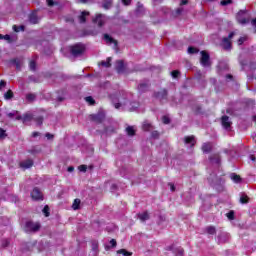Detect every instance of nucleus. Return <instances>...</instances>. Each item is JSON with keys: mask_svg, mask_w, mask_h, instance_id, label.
<instances>
[{"mask_svg": "<svg viewBox=\"0 0 256 256\" xmlns=\"http://www.w3.org/2000/svg\"><path fill=\"white\" fill-rule=\"evenodd\" d=\"M223 235L224 234L218 236V242L219 243H225L227 241L226 239L223 238Z\"/></svg>", "mask_w": 256, "mask_h": 256, "instance_id": "nucleus-51", "label": "nucleus"}, {"mask_svg": "<svg viewBox=\"0 0 256 256\" xmlns=\"http://www.w3.org/2000/svg\"><path fill=\"white\" fill-rule=\"evenodd\" d=\"M70 51L74 57H79V55H83L85 46L83 44H76L71 46Z\"/></svg>", "mask_w": 256, "mask_h": 256, "instance_id": "nucleus-6", "label": "nucleus"}, {"mask_svg": "<svg viewBox=\"0 0 256 256\" xmlns=\"http://www.w3.org/2000/svg\"><path fill=\"white\" fill-rule=\"evenodd\" d=\"M185 145H190V147H193L196 143L195 136H186L184 138Z\"/></svg>", "mask_w": 256, "mask_h": 256, "instance_id": "nucleus-17", "label": "nucleus"}, {"mask_svg": "<svg viewBox=\"0 0 256 256\" xmlns=\"http://www.w3.org/2000/svg\"><path fill=\"white\" fill-rule=\"evenodd\" d=\"M151 137H152L153 139H159V132L152 130Z\"/></svg>", "mask_w": 256, "mask_h": 256, "instance_id": "nucleus-46", "label": "nucleus"}, {"mask_svg": "<svg viewBox=\"0 0 256 256\" xmlns=\"http://www.w3.org/2000/svg\"><path fill=\"white\" fill-rule=\"evenodd\" d=\"M154 97L160 101V103H167L169 94L167 92V89L162 88L159 91L154 93Z\"/></svg>", "mask_w": 256, "mask_h": 256, "instance_id": "nucleus-2", "label": "nucleus"}, {"mask_svg": "<svg viewBox=\"0 0 256 256\" xmlns=\"http://www.w3.org/2000/svg\"><path fill=\"white\" fill-rule=\"evenodd\" d=\"M245 41H247V37H240L239 40H238V45L244 44Z\"/></svg>", "mask_w": 256, "mask_h": 256, "instance_id": "nucleus-48", "label": "nucleus"}, {"mask_svg": "<svg viewBox=\"0 0 256 256\" xmlns=\"http://www.w3.org/2000/svg\"><path fill=\"white\" fill-rule=\"evenodd\" d=\"M221 122L222 127H224L226 131H231V122L229 121V116H222Z\"/></svg>", "mask_w": 256, "mask_h": 256, "instance_id": "nucleus-10", "label": "nucleus"}, {"mask_svg": "<svg viewBox=\"0 0 256 256\" xmlns=\"http://www.w3.org/2000/svg\"><path fill=\"white\" fill-rule=\"evenodd\" d=\"M32 137H39V132H33Z\"/></svg>", "mask_w": 256, "mask_h": 256, "instance_id": "nucleus-62", "label": "nucleus"}, {"mask_svg": "<svg viewBox=\"0 0 256 256\" xmlns=\"http://www.w3.org/2000/svg\"><path fill=\"white\" fill-rule=\"evenodd\" d=\"M253 27H256V18L251 21Z\"/></svg>", "mask_w": 256, "mask_h": 256, "instance_id": "nucleus-64", "label": "nucleus"}, {"mask_svg": "<svg viewBox=\"0 0 256 256\" xmlns=\"http://www.w3.org/2000/svg\"><path fill=\"white\" fill-rule=\"evenodd\" d=\"M7 86V82H5L4 80H1L0 81V91L1 89H3V87H6Z\"/></svg>", "mask_w": 256, "mask_h": 256, "instance_id": "nucleus-53", "label": "nucleus"}, {"mask_svg": "<svg viewBox=\"0 0 256 256\" xmlns=\"http://www.w3.org/2000/svg\"><path fill=\"white\" fill-rule=\"evenodd\" d=\"M117 73H125V63L122 60L116 61Z\"/></svg>", "mask_w": 256, "mask_h": 256, "instance_id": "nucleus-14", "label": "nucleus"}, {"mask_svg": "<svg viewBox=\"0 0 256 256\" xmlns=\"http://www.w3.org/2000/svg\"><path fill=\"white\" fill-rule=\"evenodd\" d=\"M124 5H131V0H122Z\"/></svg>", "mask_w": 256, "mask_h": 256, "instance_id": "nucleus-55", "label": "nucleus"}, {"mask_svg": "<svg viewBox=\"0 0 256 256\" xmlns=\"http://www.w3.org/2000/svg\"><path fill=\"white\" fill-rule=\"evenodd\" d=\"M111 247H117V241L115 239L110 240V246H106V249H111Z\"/></svg>", "mask_w": 256, "mask_h": 256, "instance_id": "nucleus-38", "label": "nucleus"}, {"mask_svg": "<svg viewBox=\"0 0 256 256\" xmlns=\"http://www.w3.org/2000/svg\"><path fill=\"white\" fill-rule=\"evenodd\" d=\"M5 41H8V43H11L13 40H11V36L9 34L4 35L3 38Z\"/></svg>", "mask_w": 256, "mask_h": 256, "instance_id": "nucleus-50", "label": "nucleus"}, {"mask_svg": "<svg viewBox=\"0 0 256 256\" xmlns=\"http://www.w3.org/2000/svg\"><path fill=\"white\" fill-rule=\"evenodd\" d=\"M36 95L33 93H29L26 95V100L28 101V103H33V101L36 99Z\"/></svg>", "mask_w": 256, "mask_h": 256, "instance_id": "nucleus-28", "label": "nucleus"}, {"mask_svg": "<svg viewBox=\"0 0 256 256\" xmlns=\"http://www.w3.org/2000/svg\"><path fill=\"white\" fill-rule=\"evenodd\" d=\"M101 65L103 67H111V57L107 58V61H102Z\"/></svg>", "mask_w": 256, "mask_h": 256, "instance_id": "nucleus-35", "label": "nucleus"}, {"mask_svg": "<svg viewBox=\"0 0 256 256\" xmlns=\"http://www.w3.org/2000/svg\"><path fill=\"white\" fill-rule=\"evenodd\" d=\"M115 109H127L128 111H137L139 109V102H126V103H115Z\"/></svg>", "mask_w": 256, "mask_h": 256, "instance_id": "nucleus-1", "label": "nucleus"}, {"mask_svg": "<svg viewBox=\"0 0 256 256\" xmlns=\"http://www.w3.org/2000/svg\"><path fill=\"white\" fill-rule=\"evenodd\" d=\"M103 119H105V114L103 113L91 115V120L96 121V123H101Z\"/></svg>", "mask_w": 256, "mask_h": 256, "instance_id": "nucleus-15", "label": "nucleus"}, {"mask_svg": "<svg viewBox=\"0 0 256 256\" xmlns=\"http://www.w3.org/2000/svg\"><path fill=\"white\" fill-rule=\"evenodd\" d=\"M9 240L5 239L2 241V247H9Z\"/></svg>", "mask_w": 256, "mask_h": 256, "instance_id": "nucleus-52", "label": "nucleus"}, {"mask_svg": "<svg viewBox=\"0 0 256 256\" xmlns=\"http://www.w3.org/2000/svg\"><path fill=\"white\" fill-rule=\"evenodd\" d=\"M93 23L98 25V27H103V25H105V15L97 14L96 17L93 19Z\"/></svg>", "mask_w": 256, "mask_h": 256, "instance_id": "nucleus-9", "label": "nucleus"}, {"mask_svg": "<svg viewBox=\"0 0 256 256\" xmlns=\"http://www.w3.org/2000/svg\"><path fill=\"white\" fill-rule=\"evenodd\" d=\"M147 89H149V82H142L138 85V91H140V93H145Z\"/></svg>", "mask_w": 256, "mask_h": 256, "instance_id": "nucleus-18", "label": "nucleus"}, {"mask_svg": "<svg viewBox=\"0 0 256 256\" xmlns=\"http://www.w3.org/2000/svg\"><path fill=\"white\" fill-rule=\"evenodd\" d=\"M213 149V144L211 143H204L202 145V151L203 153H210V151Z\"/></svg>", "mask_w": 256, "mask_h": 256, "instance_id": "nucleus-20", "label": "nucleus"}, {"mask_svg": "<svg viewBox=\"0 0 256 256\" xmlns=\"http://www.w3.org/2000/svg\"><path fill=\"white\" fill-rule=\"evenodd\" d=\"M21 120L23 121V116H17L16 117V121H21Z\"/></svg>", "mask_w": 256, "mask_h": 256, "instance_id": "nucleus-63", "label": "nucleus"}, {"mask_svg": "<svg viewBox=\"0 0 256 256\" xmlns=\"http://www.w3.org/2000/svg\"><path fill=\"white\" fill-rule=\"evenodd\" d=\"M247 17H249V15L245 10H240L236 15V19L240 25H247V23H249V18Z\"/></svg>", "mask_w": 256, "mask_h": 256, "instance_id": "nucleus-3", "label": "nucleus"}, {"mask_svg": "<svg viewBox=\"0 0 256 256\" xmlns=\"http://www.w3.org/2000/svg\"><path fill=\"white\" fill-rule=\"evenodd\" d=\"M42 213H44L45 217H49L50 213H49V206H44Z\"/></svg>", "mask_w": 256, "mask_h": 256, "instance_id": "nucleus-39", "label": "nucleus"}, {"mask_svg": "<svg viewBox=\"0 0 256 256\" xmlns=\"http://www.w3.org/2000/svg\"><path fill=\"white\" fill-rule=\"evenodd\" d=\"M189 3V0H182L180 5H187Z\"/></svg>", "mask_w": 256, "mask_h": 256, "instance_id": "nucleus-60", "label": "nucleus"}, {"mask_svg": "<svg viewBox=\"0 0 256 256\" xmlns=\"http://www.w3.org/2000/svg\"><path fill=\"white\" fill-rule=\"evenodd\" d=\"M31 197L33 201H43V194L39 188H34L31 192Z\"/></svg>", "mask_w": 256, "mask_h": 256, "instance_id": "nucleus-8", "label": "nucleus"}, {"mask_svg": "<svg viewBox=\"0 0 256 256\" xmlns=\"http://www.w3.org/2000/svg\"><path fill=\"white\" fill-rule=\"evenodd\" d=\"M20 167L22 169H30V167H33V160L28 159L20 162Z\"/></svg>", "mask_w": 256, "mask_h": 256, "instance_id": "nucleus-16", "label": "nucleus"}, {"mask_svg": "<svg viewBox=\"0 0 256 256\" xmlns=\"http://www.w3.org/2000/svg\"><path fill=\"white\" fill-rule=\"evenodd\" d=\"M206 233H208V235H215L217 230L215 229V226H208L206 227Z\"/></svg>", "mask_w": 256, "mask_h": 256, "instance_id": "nucleus-25", "label": "nucleus"}, {"mask_svg": "<svg viewBox=\"0 0 256 256\" xmlns=\"http://www.w3.org/2000/svg\"><path fill=\"white\" fill-rule=\"evenodd\" d=\"M126 133H127V135H129V137L135 136V127H133V126H128V127L126 128Z\"/></svg>", "mask_w": 256, "mask_h": 256, "instance_id": "nucleus-23", "label": "nucleus"}, {"mask_svg": "<svg viewBox=\"0 0 256 256\" xmlns=\"http://www.w3.org/2000/svg\"><path fill=\"white\" fill-rule=\"evenodd\" d=\"M85 101L86 103H89V105H95V100L91 96L86 97Z\"/></svg>", "mask_w": 256, "mask_h": 256, "instance_id": "nucleus-37", "label": "nucleus"}, {"mask_svg": "<svg viewBox=\"0 0 256 256\" xmlns=\"http://www.w3.org/2000/svg\"><path fill=\"white\" fill-rule=\"evenodd\" d=\"M181 13H183V8H178L176 10V15H181Z\"/></svg>", "mask_w": 256, "mask_h": 256, "instance_id": "nucleus-57", "label": "nucleus"}, {"mask_svg": "<svg viewBox=\"0 0 256 256\" xmlns=\"http://www.w3.org/2000/svg\"><path fill=\"white\" fill-rule=\"evenodd\" d=\"M104 41H106L107 45H114V49H117V40L113 39L109 34H104Z\"/></svg>", "mask_w": 256, "mask_h": 256, "instance_id": "nucleus-11", "label": "nucleus"}, {"mask_svg": "<svg viewBox=\"0 0 256 256\" xmlns=\"http://www.w3.org/2000/svg\"><path fill=\"white\" fill-rule=\"evenodd\" d=\"M230 179L234 181V183H241V176L237 175L236 173H231Z\"/></svg>", "mask_w": 256, "mask_h": 256, "instance_id": "nucleus-21", "label": "nucleus"}, {"mask_svg": "<svg viewBox=\"0 0 256 256\" xmlns=\"http://www.w3.org/2000/svg\"><path fill=\"white\" fill-rule=\"evenodd\" d=\"M168 185L170 187V191H175V185H173V183H169Z\"/></svg>", "mask_w": 256, "mask_h": 256, "instance_id": "nucleus-56", "label": "nucleus"}, {"mask_svg": "<svg viewBox=\"0 0 256 256\" xmlns=\"http://www.w3.org/2000/svg\"><path fill=\"white\" fill-rule=\"evenodd\" d=\"M79 205H81V200L75 199L72 204V209H74V211H77V209H79Z\"/></svg>", "mask_w": 256, "mask_h": 256, "instance_id": "nucleus-29", "label": "nucleus"}, {"mask_svg": "<svg viewBox=\"0 0 256 256\" xmlns=\"http://www.w3.org/2000/svg\"><path fill=\"white\" fill-rule=\"evenodd\" d=\"M209 161H210V163H212V165H220L221 164V156H219V154H213L209 157Z\"/></svg>", "mask_w": 256, "mask_h": 256, "instance_id": "nucleus-12", "label": "nucleus"}, {"mask_svg": "<svg viewBox=\"0 0 256 256\" xmlns=\"http://www.w3.org/2000/svg\"><path fill=\"white\" fill-rule=\"evenodd\" d=\"M13 31H15V33H19L20 31H25V26H23V25H21V26L14 25L13 26Z\"/></svg>", "mask_w": 256, "mask_h": 256, "instance_id": "nucleus-33", "label": "nucleus"}, {"mask_svg": "<svg viewBox=\"0 0 256 256\" xmlns=\"http://www.w3.org/2000/svg\"><path fill=\"white\" fill-rule=\"evenodd\" d=\"M188 53H189V55H195V53H199V50H197V48H195V47H189L188 48Z\"/></svg>", "mask_w": 256, "mask_h": 256, "instance_id": "nucleus-36", "label": "nucleus"}, {"mask_svg": "<svg viewBox=\"0 0 256 256\" xmlns=\"http://www.w3.org/2000/svg\"><path fill=\"white\" fill-rule=\"evenodd\" d=\"M138 219L141 223H145V221H149V212H143L138 214Z\"/></svg>", "mask_w": 256, "mask_h": 256, "instance_id": "nucleus-19", "label": "nucleus"}, {"mask_svg": "<svg viewBox=\"0 0 256 256\" xmlns=\"http://www.w3.org/2000/svg\"><path fill=\"white\" fill-rule=\"evenodd\" d=\"M87 15H89V12H87V11H83L81 13V15L78 17L80 23H85V21H86L85 17H87Z\"/></svg>", "mask_w": 256, "mask_h": 256, "instance_id": "nucleus-27", "label": "nucleus"}, {"mask_svg": "<svg viewBox=\"0 0 256 256\" xmlns=\"http://www.w3.org/2000/svg\"><path fill=\"white\" fill-rule=\"evenodd\" d=\"M79 171H81L82 173H85V171H87V166L86 165H80L78 167Z\"/></svg>", "mask_w": 256, "mask_h": 256, "instance_id": "nucleus-49", "label": "nucleus"}, {"mask_svg": "<svg viewBox=\"0 0 256 256\" xmlns=\"http://www.w3.org/2000/svg\"><path fill=\"white\" fill-rule=\"evenodd\" d=\"M36 67L37 64L35 63V61H30L29 68L31 69V71H35Z\"/></svg>", "mask_w": 256, "mask_h": 256, "instance_id": "nucleus-42", "label": "nucleus"}, {"mask_svg": "<svg viewBox=\"0 0 256 256\" xmlns=\"http://www.w3.org/2000/svg\"><path fill=\"white\" fill-rule=\"evenodd\" d=\"M29 21L30 23H33V25L37 24L38 23L37 15L31 14L29 17Z\"/></svg>", "mask_w": 256, "mask_h": 256, "instance_id": "nucleus-31", "label": "nucleus"}, {"mask_svg": "<svg viewBox=\"0 0 256 256\" xmlns=\"http://www.w3.org/2000/svg\"><path fill=\"white\" fill-rule=\"evenodd\" d=\"M112 3H113L112 0H107L106 2H104V3L102 4L103 9H111Z\"/></svg>", "mask_w": 256, "mask_h": 256, "instance_id": "nucleus-32", "label": "nucleus"}, {"mask_svg": "<svg viewBox=\"0 0 256 256\" xmlns=\"http://www.w3.org/2000/svg\"><path fill=\"white\" fill-rule=\"evenodd\" d=\"M45 137L47 139H53V135L51 133H46Z\"/></svg>", "mask_w": 256, "mask_h": 256, "instance_id": "nucleus-58", "label": "nucleus"}, {"mask_svg": "<svg viewBox=\"0 0 256 256\" xmlns=\"http://www.w3.org/2000/svg\"><path fill=\"white\" fill-rule=\"evenodd\" d=\"M226 79H229L231 81V79H233V75L231 74L226 75Z\"/></svg>", "mask_w": 256, "mask_h": 256, "instance_id": "nucleus-61", "label": "nucleus"}, {"mask_svg": "<svg viewBox=\"0 0 256 256\" xmlns=\"http://www.w3.org/2000/svg\"><path fill=\"white\" fill-rule=\"evenodd\" d=\"M38 229H41V225L39 223H35L32 221L26 222L25 227H24V231L26 233H33V232L37 231Z\"/></svg>", "mask_w": 256, "mask_h": 256, "instance_id": "nucleus-4", "label": "nucleus"}, {"mask_svg": "<svg viewBox=\"0 0 256 256\" xmlns=\"http://www.w3.org/2000/svg\"><path fill=\"white\" fill-rule=\"evenodd\" d=\"M240 203L242 205H245L246 203H249V196L246 194H241L240 196Z\"/></svg>", "mask_w": 256, "mask_h": 256, "instance_id": "nucleus-24", "label": "nucleus"}, {"mask_svg": "<svg viewBox=\"0 0 256 256\" xmlns=\"http://www.w3.org/2000/svg\"><path fill=\"white\" fill-rule=\"evenodd\" d=\"M19 112L17 111H14V112H10L8 113V117L12 118V117H15V115H17Z\"/></svg>", "mask_w": 256, "mask_h": 256, "instance_id": "nucleus-54", "label": "nucleus"}, {"mask_svg": "<svg viewBox=\"0 0 256 256\" xmlns=\"http://www.w3.org/2000/svg\"><path fill=\"white\" fill-rule=\"evenodd\" d=\"M47 4L49 7H53V0H47Z\"/></svg>", "mask_w": 256, "mask_h": 256, "instance_id": "nucleus-59", "label": "nucleus"}, {"mask_svg": "<svg viewBox=\"0 0 256 256\" xmlns=\"http://www.w3.org/2000/svg\"><path fill=\"white\" fill-rule=\"evenodd\" d=\"M162 121H163L164 125H169V123H171V120L167 116H163Z\"/></svg>", "mask_w": 256, "mask_h": 256, "instance_id": "nucleus-43", "label": "nucleus"}, {"mask_svg": "<svg viewBox=\"0 0 256 256\" xmlns=\"http://www.w3.org/2000/svg\"><path fill=\"white\" fill-rule=\"evenodd\" d=\"M227 218H228L230 221H233V219H235V212L230 211L229 213H227Z\"/></svg>", "mask_w": 256, "mask_h": 256, "instance_id": "nucleus-41", "label": "nucleus"}, {"mask_svg": "<svg viewBox=\"0 0 256 256\" xmlns=\"http://www.w3.org/2000/svg\"><path fill=\"white\" fill-rule=\"evenodd\" d=\"M171 75L174 79H177V77H179V71L178 70H174L171 72Z\"/></svg>", "mask_w": 256, "mask_h": 256, "instance_id": "nucleus-47", "label": "nucleus"}, {"mask_svg": "<svg viewBox=\"0 0 256 256\" xmlns=\"http://www.w3.org/2000/svg\"><path fill=\"white\" fill-rule=\"evenodd\" d=\"M231 3H233L232 0H222V1L220 2V4L222 5V7H225V6H227V5H231Z\"/></svg>", "mask_w": 256, "mask_h": 256, "instance_id": "nucleus-40", "label": "nucleus"}, {"mask_svg": "<svg viewBox=\"0 0 256 256\" xmlns=\"http://www.w3.org/2000/svg\"><path fill=\"white\" fill-rule=\"evenodd\" d=\"M235 37V32H231L228 37L222 39L221 47L225 49V51H231V39Z\"/></svg>", "mask_w": 256, "mask_h": 256, "instance_id": "nucleus-5", "label": "nucleus"}, {"mask_svg": "<svg viewBox=\"0 0 256 256\" xmlns=\"http://www.w3.org/2000/svg\"><path fill=\"white\" fill-rule=\"evenodd\" d=\"M4 99H6V101H9V99H13V91L8 90V91L4 94Z\"/></svg>", "mask_w": 256, "mask_h": 256, "instance_id": "nucleus-30", "label": "nucleus"}, {"mask_svg": "<svg viewBox=\"0 0 256 256\" xmlns=\"http://www.w3.org/2000/svg\"><path fill=\"white\" fill-rule=\"evenodd\" d=\"M33 119V114L31 113H26L23 115V123H27L28 121H32Z\"/></svg>", "mask_w": 256, "mask_h": 256, "instance_id": "nucleus-26", "label": "nucleus"}, {"mask_svg": "<svg viewBox=\"0 0 256 256\" xmlns=\"http://www.w3.org/2000/svg\"><path fill=\"white\" fill-rule=\"evenodd\" d=\"M142 129L143 131L151 132L153 131V129H155V127L153 126V124H151V122H149L148 120H145L142 123Z\"/></svg>", "mask_w": 256, "mask_h": 256, "instance_id": "nucleus-13", "label": "nucleus"}, {"mask_svg": "<svg viewBox=\"0 0 256 256\" xmlns=\"http://www.w3.org/2000/svg\"><path fill=\"white\" fill-rule=\"evenodd\" d=\"M118 255H123V256H131V253L128 252L127 250L125 249H120L117 251Z\"/></svg>", "mask_w": 256, "mask_h": 256, "instance_id": "nucleus-34", "label": "nucleus"}, {"mask_svg": "<svg viewBox=\"0 0 256 256\" xmlns=\"http://www.w3.org/2000/svg\"><path fill=\"white\" fill-rule=\"evenodd\" d=\"M12 63L15 65L18 71L21 69V65H23V61H21L19 58L14 59Z\"/></svg>", "mask_w": 256, "mask_h": 256, "instance_id": "nucleus-22", "label": "nucleus"}, {"mask_svg": "<svg viewBox=\"0 0 256 256\" xmlns=\"http://www.w3.org/2000/svg\"><path fill=\"white\" fill-rule=\"evenodd\" d=\"M7 137V133L3 128H0V139H5Z\"/></svg>", "mask_w": 256, "mask_h": 256, "instance_id": "nucleus-44", "label": "nucleus"}, {"mask_svg": "<svg viewBox=\"0 0 256 256\" xmlns=\"http://www.w3.org/2000/svg\"><path fill=\"white\" fill-rule=\"evenodd\" d=\"M36 121L37 125H43V117L39 116L34 119Z\"/></svg>", "mask_w": 256, "mask_h": 256, "instance_id": "nucleus-45", "label": "nucleus"}, {"mask_svg": "<svg viewBox=\"0 0 256 256\" xmlns=\"http://www.w3.org/2000/svg\"><path fill=\"white\" fill-rule=\"evenodd\" d=\"M200 64L202 67H211V57L206 51H201Z\"/></svg>", "mask_w": 256, "mask_h": 256, "instance_id": "nucleus-7", "label": "nucleus"}]
</instances>
